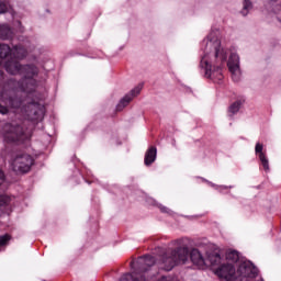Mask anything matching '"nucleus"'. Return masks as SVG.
I'll return each mask as SVG.
<instances>
[{"mask_svg": "<svg viewBox=\"0 0 281 281\" xmlns=\"http://www.w3.org/2000/svg\"><path fill=\"white\" fill-rule=\"evenodd\" d=\"M19 60L22 59H12L5 63V71L11 76H22V80L10 79L4 86L2 81L0 100L4 105H0V113L8 115L12 111L29 122H38L45 115V105L34 101L32 93L38 87L36 78H38L40 69L34 64L21 65Z\"/></svg>", "mask_w": 281, "mask_h": 281, "instance_id": "nucleus-1", "label": "nucleus"}, {"mask_svg": "<svg viewBox=\"0 0 281 281\" xmlns=\"http://www.w3.org/2000/svg\"><path fill=\"white\" fill-rule=\"evenodd\" d=\"M240 255L236 250L226 251L227 263L221 265L215 273L222 281H262L258 277V268L250 261L239 263L238 269L234 268V263L238 262Z\"/></svg>", "mask_w": 281, "mask_h": 281, "instance_id": "nucleus-2", "label": "nucleus"}, {"mask_svg": "<svg viewBox=\"0 0 281 281\" xmlns=\"http://www.w3.org/2000/svg\"><path fill=\"white\" fill-rule=\"evenodd\" d=\"M227 63V52L221 47V41L207 42L204 56L201 58L200 67L204 69L205 77L221 82L223 80V67Z\"/></svg>", "mask_w": 281, "mask_h": 281, "instance_id": "nucleus-3", "label": "nucleus"}, {"mask_svg": "<svg viewBox=\"0 0 281 281\" xmlns=\"http://www.w3.org/2000/svg\"><path fill=\"white\" fill-rule=\"evenodd\" d=\"M189 256L190 250L188 247H178L175 250H168L161 257V269H165V271H172V268L177 267V265L186 263Z\"/></svg>", "mask_w": 281, "mask_h": 281, "instance_id": "nucleus-4", "label": "nucleus"}, {"mask_svg": "<svg viewBox=\"0 0 281 281\" xmlns=\"http://www.w3.org/2000/svg\"><path fill=\"white\" fill-rule=\"evenodd\" d=\"M2 137L7 144H21V142H25L29 136L23 125L7 123L2 127Z\"/></svg>", "mask_w": 281, "mask_h": 281, "instance_id": "nucleus-5", "label": "nucleus"}, {"mask_svg": "<svg viewBox=\"0 0 281 281\" xmlns=\"http://www.w3.org/2000/svg\"><path fill=\"white\" fill-rule=\"evenodd\" d=\"M190 259L195 267L203 269L204 267H218L221 265V255L215 254L209 256L207 259L203 258L199 249H193L190 254Z\"/></svg>", "mask_w": 281, "mask_h": 281, "instance_id": "nucleus-6", "label": "nucleus"}, {"mask_svg": "<svg viewBox=\"0 0 281 281\" xmlns=\"http://www.w3.org/2000/svg\"><path fill=\"white\" fill-rule=\"evenodd\" d=\"M32 166H34V158L27 154L18 155L11 162L13 172H18V175L30 172Z\"/></svg>", "mask_w": 281, "mask_h": 281, "instance_id": "nucleus-7", "label": "nucleus"}, {"mask_svg": "<svg viewBox=\"0 0 281 281\" xmlns=\"http://www.w3.org/2000/svg\"><path fill=\"white\" fill-rule=\"evenodd\" d=\"M228 70L232 75L234 82L240 80V57L236 53H232L227 61Z\"/></svg>", "mask_w": 281, "mask_h": 281, "instance_id": "nucleus-8", "label": "nucleus"}, {"mask_svg": "<svg viewBox=\"0 0 281 281\" xmlns=\"http://www.w3.org/2000/svg\"><path fill=\"white\" fill-rule=\"evenodd\" d=\"M143 88V85H138L130 93H127L116 105V111H124L125 106H128V104H131L133 98H136V95H139V93H142Z\"/></svg>", "mask_w": 281, "mask_h": 281, "instance_id": "nucleus-9", "label": "nucleus"}, {"mask_svg": "<svg viewBox=\"0 0 281 281\" xmlns=\"http://www.w3.org/2000/svg\"><path fill=\"white\" fill-rule=\"evenodd\" d=\"M262 149H263L262 144L257 143L256 147H255V153H256V155H258L263 170H266V172H268V170H269V158H267V155L262 151Z\"/></svg>", "mask_w": 281, "mask_h": 281, "instance_id": "nucleus-10", "label": "nucleus"}, {"mask_svg": "<svg viewBox=\"0 0 281 281\" xmlns=\"http://www.w3.org/2000/svg\"><path fill=\"white\" fill-rule=\"evenodd\" d=\"M157 159V147H149L145 154V166H150Z\"/></svg>", "mask_w": 281, "mask_h": 281, "instance_id": "nucleus-11", "label": "nucleus"}, {"mask_svg": "<svg viewBox=\"0 0 281 281\" xmlns=\"http://www.w3.org/2000/svg\"><path fill=\"white\" fill-rule=\"evenodd\" d=\"M0 38L2 41H8V38H12V29H10L7 24H0Z\"/></svg>", "mask_w": 281, "mask_h": 281, "instance_id": "nucleus-12", "label": "nucleus"}, {"mask_svg": "<svg viewBox=\"0 0 281 281\" xmlns=\"http://www.w3.org/2000/svg\"><path fill=\"white\" fill-rule=\"evenodd\" d=\"M243 104V101H235L234 103L231 104V106L228 108V113L229 115H236V113H238V111H240V106Z\"/></svg>", "mask_w": 281, "mask_h": 281, "instance_id": "nucleus-13", "label": "nucleus"}, {"mask_svg": "<svg viewBox=\"0 0 281 281\" xmlns=\"http://www.w3.org/2000/svg\"><path fill=\"white\" fill-rule=\"evenodd\" d=\"M12 199L8 195H0V214H1V207L5 205H10V202Z\"/></svg>", "mask_w": 281, "mask_h": 281, "instance_id": "nucleus-14", "label": "nucleus"}, {"mask_svg": "<svg viewBox=\"0 0 281 281\" xmlns=\"http://www.w3.org/2000/svg\"><path fill=\"white\" fill-rule=\"evenodd\" d=\"M249 10H251V1L245 0V1H244V9H243V11H241V14H243L244 16H247V14L249 13Z\"/></svg>", "mask_w": 281, "mask_h": 281, "instance_id": "nucleus-15", "label": "nucleus"}, {"mask_svg": "<svg viewBox=\"0 0 281 281\" xmlns=\"http://www.w3.org/2000/svg\"><path fill=\"white\" fill-rule=\"evenodd\" d=\"M8 10H10V3H8V1L0 0V14H5Z\"/></svg>", "mask_w": 281, "mask_h": 281, "instance_id": "nucleus-16", "label": "nucleus"}, {"mask_svg": "<svg viewBox=\"0 0 281 281\" xmlns=\"http://www.w3.org/2000/svg\"><path fill=\"white\" fill-rule=\"evenodd\" d=\"M11 238L12 237L9 234L0 236V247H5V245L10 243Z\"/></svg>", "mask_w": 281, "mask_h": 281, "instance_id": "nucleus-17", "label": "nucleus"}, {"mask_svg": "<svg viewBox=\"0 0 281 281\" xmlns=\"http://www.w3.org/2000/svg\"><path fill=\"white\" fill-rule=\"evenodd\" d=\"M5 181V175L0 170V186Z\"/></svg>", "mask_w": 281, "mask_h": 281, "instance_id": "nucleus-18", "label": "nucleus"}, {"mask_svg": "<svg viewBox=\"0 0 281 281\" xmlns=\"http://www.w3.org/2000/svg\"><path fill=\"white\" fill-rule=\"evenodd\" d=\"M161 212H168V209L166 207H160Z\"/></svg>", "mask_w": 281, "mask_h": 281, "instance_id": "nucleus-19", "label": "nucleus"}, {"mask_svg": "<svg viewBox=\"0 0 281 281\" xmlns=\"http://www.w3.org/2000/svg\"><path fill=\"white\" fill-rule=\"evenodd\" d=\"M177 245H181V239L176 240Z\"/></svg>", "mask_w": 281, "mask_h": 281, "instance_id": "nucleus-20", "label": "nucleus"}]
</instances>
